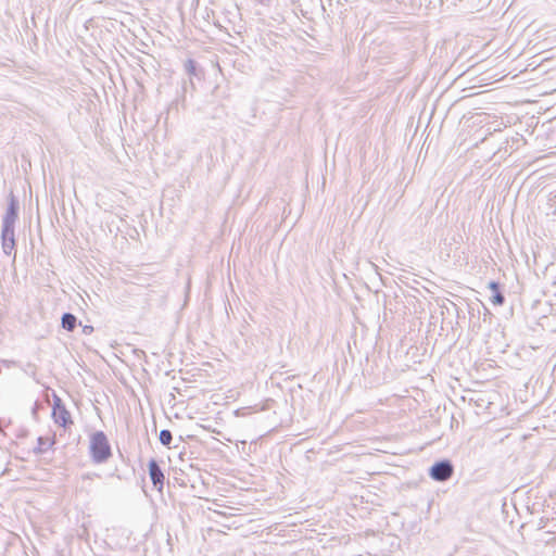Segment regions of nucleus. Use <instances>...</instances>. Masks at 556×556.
I'll return each mask as SVG.
<instances>
[{"mask_svg": "<svg viewBox=\"0 0 556 556\" xmlns=\"http://www.w3.org/2000/svg\"><path fill=\"white\" fill-rule=\"evenodd\" d=\"M488 287L492 291L491 302L494 305H503L505 302V296L501 291L500 283L496 281H490Z\"/></svg>", "mask_w": 556, "mask_h": 556, "instance_id": "obj_7", "label": "nucleus"}, {"mask_svg": "<svg viewBox=\"0 0 556 556\" xmlns=\"http://www.w3.org/2000/svg\"><path fill=\"white\" fill-rule=\"evenodd\" d=\"M65 407L63 401L61 397L54 395L53 397V406H52V412H56L61 408Z\"/></svg>", "mask_w": 556, "mask_h": 556, "instance_id": "obj_12", "label": "nucleus"}, {"mask_svg": "<svg viewBox=\"0 0 556 556\" xmlns=\"http://www.w3.org/2000/svg\"><path fill=\"white\" fill-rule=\"evenodd\" d=\"M135 353H136L138 356H140V355H143V356H144V355H146L144 351H142V350H135Z\"/></svg>", "mask_w": 556, "mask_h": 556, "instance_id": "obj_14", "label": "nucleus"}, {"mask_svg": "<svg viewBox=\"0 0 556 556\" xmlns=\"http://www.w3.org/2000/svg\"><path fill=\"white\" fill-rule=\"evenodd\" d=\"M62 328L67 331H74L77 326V317L72 313H64L61 318Z\"/></svg>", "mask_w": 556, "mask_h": 556, "instance_id": "obj_8", "label": "nucleus"}, {"mask_svg": "<svg viewBox=\"0 0 556 556\" xmlns=\"http://www.w3.org/2000/svg\"><path fill=\"white\" fill-rule=\"evenodd\" d=\"M53 444V441H49L48 438L39 437L37 439V446L34 448V453L37 455L43 454L49 446Z\"/></svg>", "mask_w": 556, "mask_h": 556, "instance_id": "obj_9", "label": "nucleus"}, {"mask_svg": "<svg viewBox=\"0 0 556 556\" xmlns=\"http://www.w3.org/2000/svg\"><path fill=\"white\" fill-rule=\"evenodd\" d=\"M92 331H93V327L90 326V325H86V326L83 327V332L85 334H90Z\"/></svg>", "mask_w": 556, "mask_h": 556, "instance_id": "obj_13", "label": "nucleus"}, {"mask_svg": "<svg viewBox=\"0 0 556 556\" xmlns=\"http://www.w3.org/2000/svg\"><path fill=\"white\" fill-rule=\"evenodd\" d=\"M89 452L94 464H103L112 456L111 444L103 431L99 430L90 435Z\"/></svg>", "mask_w": 556, "mask_h": 556, "instance_id": "obj_1", "label": "nucleus"}, {"mask_svg": "<svg viewBox=\"0 0 556 556\" xmlns=\"http://www.w3.org/2000/svg\"><path fill=\"white\" fill-rule=\"evenodd\" d=\"M148 470H149V476H150V479L152 481V484L153 486L159 490V491H162L163 490V486H164V473L157 463L156 459L154 458H151L148 463Z\"/></svg>", "mask_w": 556, "mask_h": 556, "instance_id": "obj_4", "label": "nucleus"}, {"mask_svg": "<svg viewBox=\"0 0 556 556\" xmlns=\"http://www.w3.org/2000/svg\"><path fill=\"white\" fill-rule=\"evenodd\" d=\"M454 473V466L448 459H441L435 462L429 468V476L439 482L447 481Z\"/></svg>", "mask_w": 556, "mask_h": 556, "instance_id": "obj_2", "label": "nucleus"}, {"mask_svg": "<svg viewBox=\"0 0 556 556\" xmlns=\"http://www.w3.org/2000/svg\"><path fill=\"white\" fill-rule=\"evenodd\" d=\"M185 70L190 76L199 77L201 74L198 68V63L192 59H188L185 62Z\"/></svg>", "mask_w": 556, "mask_h": 556, "instance_id": "obj_10", "label": "nucleus"}, {"mask_svg": "<svg viewBox=\"0 0 556 556\" xmlns=\"http://www.w3.org/2000/svg\"><path fill=\"white\" fill-rule=\"evenodd\" d=\"M1 244L3 253L11 255L15 248L14 230L1 229Z\"/></svg>", "mask_w": 556, "mask_h": 556, "instance_id": "obj_5", "label": "nucleus"}, {"mask_svg": "<svg viewBox=\"0 0 556 556\" xmlns=\"http://www.w3.org/2000/svg\"><path fill=\"white\" fill-rule=\"evenodd\" d=\"M52 417L54 422L63 428H67L73 424L71 413L66 409V407H63L56 412H52Z\"/></svg>", "mask_w": 556, "mask_h": 556, "instance_id": "obj_6", "label": "nucleus"}, {"mask_svg": "<svg viewBox=\"0 0 556 556\" xmlns=\"http://www.w3.org/2000/svg\"><path fill=\"white\" fill-rule=\"evenodd\" d=\"M159 440L161 444L168 447L173 441V434L168 429H163L160 431Z\"/></svg>", "mask_w": 556, "mask_h": 556, "instance_id": "obj_11", "label": "nucleus"}, {"mask_svg": "<svg viewBox=\"0 0 556 556\" xmlns=\"http://www.w3.org/2000/svg\"><path fill=\"white\" fill-rule=\"evenodd\" d=\"M17 217H18V201L14 197V194L11 192L7 212L3 216L1 229L14 230V225H15Z\"/></svg>", "mask_w": 556, "mask_h": 556, "instance_id": "obj_3", "label": "nucleus"}]
</instances>
